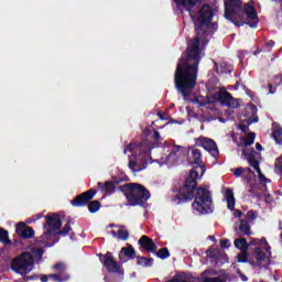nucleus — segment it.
I'll return each instance as SVG.
<instances>
[{"mask_svg": "<svg viewBox=\"0 0 282 282\" xmlns=\"http://www.w3.org/2000/svg\"><path fill=\"white\" fill-rule=\"evenodd\" d=\"M210 239H215V236H212Z\"/></svg>", "mask_w": 282, "mask_h": 282, "instance_id": "57", "label": "nucleus"}, {"mask_svg": "<svg viewBox=\"0 0 282 282\" xmlns=\"http://www.w3.org/2000/svg\"><path fill=\"white\" fill-rule=\"evenodd\" d=\"M258 217L259 215L252 209L247 213V219H249V221H254Z\"/></svg>", "mask_w": 282, "mask_h": 282, "instance_id": "33", "label": "nucleus"}, {"mask_svg": "<svg viewBox=\"0 0 282 282\" xmlns=\"http://www.w3.org/2000/svg\"><path fill=\"white\" fill-rule=\"evenodd\" d=\"M239 129H240V131H242V133H246V132L248 131V126H246V124H240V126H239Z\"/></svg>", "mask_w": 282, "mask_h": 282, "instance_id": "43", "label": "nucleus"}, {"mask_svg": "<svg viewBox=\"0 0 282 282\" xmlns=\"http://www.w3.org/2000/svg\"><path fill=\"white\" fill-rule=\"evenodd\" d=\"M98 257L104 268L108 270L109 274H120L121 267L116 259H113V253L107 251L106 254L99 253Z\"/></svg>", "mask_w": 282, "mask_h": 282, "instance_id": "10", "label": "nucleus"}, {"mask_svg": "<svg viewBox=\"0 0 282 282\" xmlns=\"http://www.w3.org/2000/svg\"><path fill=\"white\" fill-rule=\"evenodd\" d=\"M34 217H35V219H42L43 214H37V215H35Z\"/></svg>", "mask_w": 282, "mask_h": 282, "instance_id": "51", "label": "nucleus"}, {"mask_svg": "<svg viewBox=\"0 0 282 282\" xmlns=\"http://www.w3.org/2000/svg\"><path fill=\"white\" fill-rule=\"evenodd\" d=\"M182 147L181 145H174L172 148V151L170 152V154L166 156V161L167 162H177L178 156L177 153H180Z\"/></svg>", "mask_w": 282, "mask_h": 282, "instance_id": "24", "label": "nucleus"}, {"mask_svg": "<svg viewBox=\"0 0 282 282\" xmlns=\"http://www.w3.org/2000/svg\"><path fill=\"white\" fill-rule=\"evenodd\" d=\"M54 270H57L58 272H65V264H63L62 262L55 263L53 265Z\"/></svg>", "mask_w": 282, "mask_h": 282, "instance_id": "36", "label": "nucleus"}, {"mask_svg": "<svg viewBox=\"0 0 282 282\" xmlns=\"http://www.w3.org/2000/svg\"><path fill=\"white\" fill-rule=\"evenodd\" d=\"M259 243H261V240H259L258 238L251 240V246H259Z\"/></svg>", "mask_w": 282, "mask_h": 282, "instance_id": "44", "label": "nucleus"}, {"mask_svg": "<svg viewBox=\"0 0 282 282\" xmlns=\"http://www.w3.org/2000/svg\"><path fill=\"white\" fill-rule=\"evenodd\" d=\"M30 254L33 257V259L43 261V254H45V250L43 248H32Z\"/></svg>", "mask_w": 282, "mask_h": 282, "instance_id": "27", "label": "nucleus"}, {"mask_svg": "<svg viewBox=\"0 0 282 282\" xmlns=\"http://www.w3.org/2000/svg\"><path fill=\"white\" fill-rule=\"evenodd\" d=\"M153 139L155 142H160V140H162V137L160 135V132L158 130H154Z\"/></svg>", "mask_w": 282, "mask_h": 282, "instance_id": "41", "label": "nucleus"}, {"mask_svg": "<svg viewBox=\"0 0 282 282\" xmlns=\"http://www.w3.org/2000/svg\"><path fill=\"white\" fill-rule=\"evenodd\" d=\"M220 248H223V249L230 248V240L229 239H221L220 240Z\"/></svg>", "mask_w": 282, "mask_h": 282, "instance_id": "37", "label": "nucleus"}, {"mask_svg": "<svg viewBox=\"0 0 282 282\" xmlns=\"http://www.w3.org/2000/svg\"><path fill=\"white\" fill-rule=\"evenodd\" d=\"M119 191L124 193L128 206H144L151 199V192L140 183H126Z\"/></svg>", "mask_w": 282, "mask_h": 282, "instance_id": "5", "label": "nucleus"}, {"mask_svg": "<svg viewBox=\"0 0 282 282\" xmlns=\"http://www.w3.org/2000/svg\"><path fill=\"white\" fill-rule=\"evenodd\" d=\"M254 138H257V134L254 132H249L247 137L242 138L243 145L252 147V144H254Z\"/></svg>", "mask_w": 282, "mask_h": 282, "instance_id": "28", "label": "nucleus"}, {"mask_svg": "<svg viewBox=\"0 0 282 282\" xmlns=\"http://www.w3.org/2000/svg\"><path fill=\"white\" fill-rule=\"evenodd\" d=\"M214 98L224 107H229L230 109H237V107H239V102L232 98V95L228 90L217 91Z\"/></svg>", "mask_w": 282, "mask_h": 282, "instance_id": "11", "label": "nucleus"}, {"mask_svg": "<svg viewBox=\"0 0 282 282\" xmlns=\"http://www.w3.org/2000/svg\"><path fill=\"white\" fill-rule=\"evenodd\" d=\"M252 122H259V117L253 118Z\"/></svg>", "mask_w": 282, "mask_h": 282, "instance_id": "53", "label": "nucleus"}, {"mask_svg": "<svg viewBox=\"0 0 282 282\" xmlns=\"http://www.w3.org/2000/svg\"><path fill=\"white\" fill-rule=\"evenodd\" d=\"M0 243L3 246H14V248H19L21 246V240L14 239L13 242L10 240V234L4 228L0 227Z\"/></svg>", "mask_w": 282, "mask_h": 282, "instance_id": "17", "label": "nucleus"}, {"mask_svg": "<svg viewBox=\"0 0 282 282\" xmlns=\"http://www.w3.org/2000/svg\"><path fill=\"white\" fill-rule=\"evenodd\" d=\"M156 257L162 260L169 259V257H171V252L169 251V248L164 247L156 252Z\"/></svg>", "mask_w": 282, "mask_h": 282, "instance_id": "29", "label": "nucleus"}, {"mask_svg": "<svg viewBox=\"0 0 282 282\" xmlns=\"http://www.w3.org/2000/svg\"><path fill=\"white\" fill-rule=\"evenodd\" d=\"M258 54H261V50H257V51L253 52L254 56H258Z\"/></svg>", "mask_w": 282, "mask_h": 282, "instance_id": "52", "label": "nucleus"}, {"mask_svg": "<svg viewBox=\"0 0 282 282\" xmlns=\"http://www.w3.org/2000/svg\"><path fill=\"white\" fill-rule=\"evenodd\" d=\"M153 142L149 141V139L144 138L141 142L129 143L123 150L124 155L129 151L132 153L134 160L129 161V169L132 173H140L149 166V161L151 160V151L153 149Z\"/></svg>", "mask_w": 282, "mask_h": 282, "instance_id": "3", "label": "nucleus"}, {"mask_svg": "<svg viewBox=\"0 0 282 282\" xmlns=\"http://www.w3.org/2000/svg\"><path fill=\"white\" fill-rule=\"evenodd\" d=\"M257 155H259V152H257L254 148L242 149V158H245V160L249 162V165L256 170V173H258L260 182H264V184H268L271 181L268 177H265V175H263V172H261L260 163L257 160Z\"/></svg>", "mask_w": 282, "mask_h": 282, "instance_id": "9", "label": "nucleus"}, {"mask_svg": "<svg viewBox=\"0 0 282 282\" xmlns=\"http://www.w3.org/2000/svg\"><path fill=\"white\" fill-rule=\"evenodd\" d=\"M198 104L200 105V107H206V105H208V101H198Z\"/></svg>", "mask_w": 282, "mask_h": 282, "instance_id": "49", "label": "nucleus"}, {"mask_svg": "<svg viewBox=\"0 0 282 282\" xmlns=\"http://www.w3.org/2000/svg\"><path fill=\"white\" fill-rule=\"evenodd\" d=\"M240 232H242V235H246L247 237H250L252 235V230H250V223H248L246 219H240L237 234L239 235Z\"/></svg>", "mask_w": 282, "mask_h": 282, "instance_id": "19", "label": "nucleus"}, {"mask_svg": "<svg viewBox=\"0 0 282 282\" xmlns=\"http://www.w3.org/2000/svg\"><path fill=\"white\" fill-rule=\"evenodd\" d=\"M122 178H112L110 181H106L105 183L98 182L97 186L100 188L101 193H108V195H113L116 193V188L118 184H121Z\"/></svg>", "mask_w": 282, "mask_h": 282, "instance_id": "12", "label": "nucleus"}, {"mask_svg": "<svg viewBox=\"0 0 282 282\" xmlns=\"http://www.w3.org/2000/svg\"><path fill=\"white\" fill-rule=\"evenodd\" d=\"M264 188H268V186L263 185Z\"/></svg>", "mask_w": 282, "mask_h": 282, "instance_id": "58", "label": "nucleus"}, {"mask_svg": "<svg viewBox=\"0 0 282 282\" xmlns=\"http://www.w3.org/2000/svg\"><path fill=\"white\" fill-rule=\"evenodd\" d=\"M45 219L46 223L43 225V228L44 230L46 229V231L37 241L40 243H44L45 248H52V246H56V243H58L59 238H55L52 242H48L47 239L56 237V232L63 228V220L58 214H48L45 216Z\"/></svg>", "mask_w": 282, "mask_h": 282, "instance_id": "6", "label": "nucleus"}, {"mask_svg": "<svg viewBox=\"0 0 282 282\" xmlns=\"http://www.w3.org/2000/svg\"><path fill=\"white\" fill-rule=\"evenodd\" d=\"M227 199V208L228 210H234L235 217H243V212L240 209H235L236 200H235V192L231 188H227L225 192Z\"/></svg>", "mask_w": 282, "mask_h": 282, "instance_id": "14", "label": "nucleus"}, {"mask_svg": "<svg viewBox=\"0 0 282 282\" xmlns=\"http://www.w3.org/2000/svg\"><path fill=\"white\" fill-rule=\"evenodd\" d=\"M41 281H42V282H47V281H50V276H47V275H42Z\"/></svg>", "mask_w": 282, "mask_h": 282, "instance_id": "47", "label": "nucleus"}, {"mask_svg": "<svg viewBox=\"0 0 282 282\" xmlns=\"http://www.w3.org/2000/svg\"><path fill=\"white\" fill-rule=\"evenodd\" d=\"M241 280H242V281H248V276L242 275V276H241Z\"/></svg>", "mask_w": 282, "mask_h": 282, "instance_id": "54", "label": "nucleus"}, {"mask_svg": "<svg viewBox=\"0 0 282 282\" xmlns=\"http://www.w3.org/2000/svg\"><path fill=\"white\" fill-rule=\"evenodd\" d=\"M117 237L121 241H127L129 239V230H127V229H119L117 231Z\"/></svg>", "mask_w": 282, "mask_h": 282, "instance_id": "31", "label": "nucleus"}, {"mask_svg": "<svg viewBox=\"0 0 282 282\" xmlns=\"http://www.w3.org/2000/svg\"><path fill=\"white\" fill-rule=\"evenodd\" d=\"M202 147L205 151H208L210 155L215 158V160L219 159V149H217V143L213 139L203 138Z\"/></svg>", "mask_w": 282, "mask_h": 282, "instance_id": "15", "label": "nucleus"}, {"mask_svg": "<svg viewBox=\"0 0 282 282\" xmlns=\"http://www.w3.org/2000/svg\"><path fill=\"white\" fill-rule=\"evenodd\" d=\"M243 173H254L250 167H243Z\"/></svg>", "mask_w": 282, "mask_h": 282, "instance_id": "48", "label": "nucleus"}, {"mask_svg": "<svg viewBox=\"0 0 282 282\" xmlns=\"http://www.w3.org/2000/svg\"><path fill=\"white\" fill-rule=\"evenodd\" d=\"M144 135H149V133H151V130L149 128H147L144 131H143Z\"/></svg>", "mask_w": 282, "mask_h": 282, "instance_id": "50", "label": "nucleus"}, {"mask_svg": "<svg viewBox=\"0 0 282 282\" xmlns=\"http://www.w3.org/2000/svg\"><path fill=\"white\" fill-rule=\"evenodd\" d=\"M159 117L161 120H164V117H162V113H159Z\"/></svg>", "mask_w": 282, "mask_h": 282, "instance_id": "55", "label": "nucleus"}, {"mask_svg": "<svg viewBox=\"0 0 282 282\" xmlns=\"http://www.w3.org/2000/svg\"><path fill=\"white\" fill-rule=\"evenodd\" d=\"M111 232H112V235H116V230H112Z\"/></svg>", "mask_w": 282, "mask_h": 282, "instance_id": "56", "label": "nucleus"}, {"mask_svg": "<svg viewBox=\"0 0 282 282\" xmlns=\"http://www.w3.org/2000/svg\"><path fill=\"white\" fill-rule=\"evenodd\" d=\"M209 252L210 259H217V254H215V249H209Z\"/></svg>", "mask_w": 282, "mask_h": 282, "instance_id": "45", "label": "nucleus"}, {"mask_svg": "<svg viewBox=\"0 0 282 282\" xmlns=\"http://www.w3.org/2000/svg\"><path fill=\"white\" fill-rule=\"evenodd\" d=\"M34 237V228L26 226L24 232H22L21 239H32Z\"/></svg>", "mask_w": 282, "mask_h": 282, "instance_id": "30", "label": "nucleus"}, {"mask_svg": "<svg viewBox=\"0 0 282 282\" xmlns=\"http://www.w3.org/2000/svg\"><path fill=\"white\" fill-rule=\"evenodd\" d=\"M189 164L194 167L189 171V175L183 186L176 189V194L172 196V202L180 206V204H186L194 199L192 204L193 210H197L200 215H208L213 213L210 191L206 187L197 188V178L199 177V171L197 170L200 169V175L206 173V164L202 160V150H192V161H189Z\"/></svg>", "mask_w": 282, "mask_h": 282, "instance_id": "2", "label": "nucleus"}, {"mask_svg": "<svg viewBox=\"0 0 282 282\" xmlns=\"http://www.w3.org/2000/svg\"><path fill=\"white\" fill-rule=\"evenodd\" d=\"M11 270L17 272V274H21V276H25V274H30L31 270H34V258L30 252H22L20 256L14 258L11 261Z\"/></svg>", "mask_w": 282, "mask_h": 282, "instance_id": "8", "label": "nucleus"}, {"mask_svg": "<svg viewBox=\"0 0 282 282\" xmlns=\"http://www.w3.org/2000/svg\"><path fill=\"white\" fill-rule=\"evenodd\" d=\"M122 254L123 257H127V259H137L138 257L135 256V249L129 243H127V247L121 248V251L119 253L120 261H122Z\"/></svg>", "mask_w": 282, "mask_h": 282, "instance_id": "18", "label": "nucleus"}, {"mask_svg": "<svg viewBox=\"0 0 282 282\" xmlns=\"http://www.w3.org/2000/svg\"><path fill=\"white\" fill-rule=\"evenodd\" d=\"M138 245L145 250V252H158V245L153 241V238H149V236L143 235Z\"/></svg>", "mask_w": 282, "mask_h": 282, "instance_id": "16", "label": "nucleus"}, {"mask_svg": "<svg viewBox=\"0 0 282 282\" xmlns=\"http://www.w3.org/2000/svg\"><path fill=\"white\" fill-rule=\"evenodd\" d=\"M273 47H274V41H270V42H267V43L264 44L263 51H264V52H270Z\"/></svg>", "mask_w": 282, "mask_h": 282, "instance_id": "38", "label": "nucleus"}, {"mask_svg": "<svg viewBox=\"0 0 282 282\" xmlns=\"http://www.w3.org/2000/svg\"><path fill=\"white\" fill-rule=\"evenodd\" d=\"M96 193H98L96 189L90 188L77 195L73 200H70V204L75 208H84V206H88L89 213H98L102 205L100 204V200H93L94 197H96Z\"/></svg>", "mask_w": 282, "mask_h": 282, "instance_id": "7", "label": "nucleus"}, {"mask_svg": "<svg viewBox=\"0 0 282 282\" xmlns=\"http://www.w3.org/2000/svg\"><path fill=\"white\" fill-rule=\"evenodd\" d=\"M202 282H224V280H221V278L216 276V278H205L203 279Z\"/></svg>", "mask_w": 282, "mask_h": 282, "instance_id": "39", "label": "nucleus"}, {"mask_svg": "<svg viewBox=\"0 0 282 282\" xmlns=\"http://www.w3.org/2000/svg\"><path fill=\"white\" fill-rule=\"evenodd\" d=\"M69 232H72V218H68L67 223L65 224L62 230L59 229L57 230V232H55V237L57 235H62V237H67Z\"/></svg>", "mask_w": 282, "mask_h": 282, "instance_id": "26", "label": "nucleus"}, {"mask_svg": "<svg viewBox=\"0 0 282 282\" xmlns=\"http://www.w3.org/2000/svg\"><path fill=\"white\" fill-rule=\"evenodd\" d=\"M231 173H234L235 177H239L243 173V167L231 169Z\"/></svg>", "mask_w": 282, "mask_h": 282, "instance_id": "40", "label": "nucleus"}, {"mask_svg": "<svg viewBox=\"0 0 282 282\" xmlns=\"http://www.w3.org/2000/svg\"><path fill=\"white\" fill-rule=\"evenodd\" d=\"M254 21L258 19L257 9L250 2L245 3L241 0H225V19L230 21L237 28L243 25V18Z\"/></svg>", "mask_w": 282, "mask_h": 282, "instance_id": "4", "label": "nucleus"}, {"mask_svg": "<svg viewBox=\"0 0 282 282\" xmlns=\"http://www.w3.org/2000/svg\"><path fill=\"white\" fill-rule=\"evenodd\" d=\"M26 228L28 226H25V223H19L15 227V234L18 235V237L21 238Z\"/></svg>", "mask_w": 282, "mask_h": 282, "instance_id": "32", "label": "nucleus"}, {"mask_svg": "<svg viewBox=\"0 0 282 282\" xmlns=\"http://www.w3.org/2000/svg\"><path fill=\"white\" fill-rule=\"evenodd\" d=\"M275 93H276V88L272 84H269V94H275Z\"/></svg>", "mask_w": 282, "mask_h": 282, "instance_id": "42", "label": "nucleus"}, {"mask_svg": "<svg viewBox=\"0 0 282 282\" xmlns=\"http://www.w3.org/2000/svg\"><path fill=\"white\" fill-rule=\"evenodd\" d=\"M248 262V253L242 252L238 254V263H247Z\"/></svg>", "mask_w": 282, "mask_h": 282, "instance_id": "34", "label": "nucleus"}, {"mask_svg": "<svg viewBox=\"0 0 282 282\" xmlns=\"http://www.w3.org/2000/svg\"><path fill=\"white\" fill-rule=\"evenodd\" d=\"M214 68L216 69V74H230L231 72L230 66L226 62L220 63V65L214 62Z\"/></svg>", "mask_w": 282, "mask_h": 282, "instance_id": "23", "label": "nucleus"}, {"mask_svg": "<svg viewBox=\"0 0 282 282\" xmlns=\"http://www.w3.org/2000/svg\"><path fill=\"white\" fill-rule=\"evenodd\" d=\"M257 151H263V145L261 143H256Z\"/></svg>", "mask_w": 282, "mask_h": 282, "instance_id": "46", "label": "nucleus"}, {"mask_svg": "<svg viewBox=\"0 0 282 282\" xmlns=\"http://www.w3.org/2000/svg\"><path fill=\"white\" fill-rule=\"evenodd\" d=\"M48 278H50V279H53V281H56V282H63V281H65V280L61 276V274H58V273L50 274Z\"/></svg>", "mask_w": 282, "mask_h": 282, "instance_id": "35", "label": "nucleus"}, {"mask_svg": "<svg viewBox=\"0 0 282 282\" xmlns=\"http://www.w3.org/2000/svg\"><path fill=\"white\" fill-rule=\"evenodd\" d=\"M153 258L137 256V265H141L142 268H151L153 265Z\"/></svg>", "mask_w": 282, "mask_h": 282, "instance_id": "22", "label": "nucleus"}, {"mask_svg": "<svg viewBox=\"0 0 282 282\" xmlns=\"http://www.w3.org/2000/svg\"><path fill=\"white\" fill-rule=\"evenodd\" d=\"M272 138L276 144L282 147V127L279 123H273Z\"/></svg>", "mask_w": 282, "mask_h": 282, "instance_id": "20", "label": "nucleus"}, {"mask_svg": "<svg viewBox=\"0 0 282 282\" xmlns=\"http://www.w3.org/2000/svg\"><path fill=\"white\" fill-rule=\"evenodd\" d=\"M199 0H174L176 6H181L182 8H186L187 10H193L197 6Z\"/></svg>", "mask_w": 282, "mask_h": 282, "instance_id": "21", "label": "nucleus"}, {"mask_svg": "<svg viewBox=\"0 0 282 282\" xmlns=\"http://www.w3.org/2000/svg\"><path fill=\"white\" fill-rule=\"evenodd\" d=\"M235 248H237L238 250H242L243 252H246V250H248L249 245H248V240H246V238H238L234 241Z\"/></svg>", "mask_w": 282, "mask_h": 282, "instance_id": "25", "label": "nucleus"}, {"mask_svg": "<svg viewBox=\"0 0 282 282\" xmlns=\"http://www.w3.org/2000/svg\"><path fill=\"white\" fill-rule=\"evenodd\" d=\"M254 254H256V261L251 262V265H257V268H267L270 265V259L263 252V249L257 247L254 249Z\"/></svg>", "mask_w": 282, "mask_h": 282, "instance_id": "13", "label": "nucleus"}, {"mask_svg": "<svg viewBox=\"0 0 282 282\" xmlns=\"http://www.w3.org/2000/svg\"><path fill=\"white\" fill-rule=\"evenodd\" d=\"M213 8L204 4L198 12V22L195 23L196 37L187 42L185 52L182 53L176 69L174 73V85L178 94L183 98H188L197 85V74L199 72V63L202 62V48L199 47L202 41L204 45H208V37L213 36V29L215 23L212 24Z\"/></svg>", "mask_w": 282, "mask_h": 282, "instance_id": "1", "label": "nucleus"}]
</instances>
